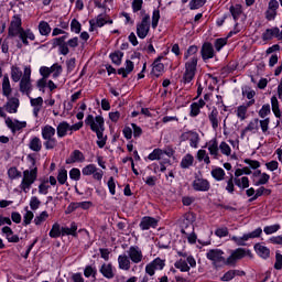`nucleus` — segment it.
<instances>
[{
  "label": "nucleus",
  "instance_id": "obj_1",
  "mask_svg": "<svg viewBox=\"0 0 282 282\" xmlns=\"http://www.w3.org/2000/svg\"><path fill=\"white\" fill-rule=\"evenodd\" d=\"M197 50H198L197 46L192 45L188 47V50L184 54V59L187 61L185 63V72L181 79V83H183L184 85H189V83H193V79L195 78V74H197V63L199 61V58L196 55Z\"/></svg>",
  "mask_w": 282,
  "mask_h": 282
},
{
  "label": "nucleus",
  "instance_id": "obj_2",
  "mask_svg": "<svg viewBox=\"0 0 282 282\" xmlns=\"http://www.w3.org/2000/svg\"><path fill=\"white\" fill-rule=\"evenodd\" d=\"M32 167L24 170L22 173V181L20 183V191H22V193H30L32 184H34L39 177V167L35 166L36 161L34 159H32Z\"/></svg>",
  "mask_w": 282,
  "mask_h": 282
},
{
  "label": "nucleus",
  "instance_id": "obj_3",
  "mask_svg": "<svg viewBox=\"0 0 282 282\" xmlns=\"http://www.w3.org/2000/svg\"><path fill=\"white\" fill-rule=\"evenodd\" d=\"M56 129L50 124H46L42 128V138L45 140L44 147L46 151H50L58 144V141H56Z\"/></svg>",
  "mask_w": 282,
  "mask_h": 282
},
{
  "label": "nucleus",
  "instance_id": "obj_4",
  "mask_svg": "<svg viewBox=\"0 0 282 282\" xmlns=\"http://www.w3.org/2000/svg\"><path fill=\"white\" fill-rule=\"evenodd\" d=\"M206 258L212 261L215 268H221V265H228V259L224 257V250L210 249L206 253Z\"/></svg>",
  "mask_w": 282,
  "mask_h": 282
},
{
  "label": "nucleus",
  "instance_id": "obj_5",
  "mask_svg": "<svg viewBox=\"0 0 282 282\" xmlns=\"http://www.w3.org/2000/svg\"><path fill=\"white\" fill-rule=\"evenodd\" d=\"M31 76H32V68L25 66L23 76L20 80V91L22 94H25V96H28V98H30V94H32Z\"/></svg>",
  "mask_w": 282,
  "mask_h": 282
},
{
  "label": "nucleus",
  "instance_id": "obj_6",
  "mask_svg": "<svg viewBox=\"0 0 282 282\" xmlns=\"http://www.w3.org/2000/svg\"><path fill=\"white\" fill-rule=\"evenodd\" d=\"M263 232V229L261 227H258L256 230L245 234L242 237L232 236L231 241H235L238 246H246V241H249V239H257L261 237Z\"/></svg>",
  "mask_w": 282,
  "mask_h": 282
},
{
  "label": "nucleus",
  "instance_id": "obj_7",
  "mask_svg": "<svg viewBox=\"0 0 282 282\" xmlns=\"http://www.w3.org/2000/svg\"><path fill=\"white\" fill-rule=\"evenodd\" d=\"M165 265H166L165 260L161 258H156L145 265V274L148 276H155V270H164Z\"/></svg>",
  "mask_w": 282,
  "mask_h": 282
},
{
  "label": "nucleus",
  "instance_id": "obj_8",
  "mask_svg": "<svg viewBox=\"0 0 282 282\" xmlns=\"http://www.w3.org/2000/svg\"><path fill=\"white\" fill-rule=\"evenodd\" d=\"M85 123L90 126L91 131L105 130V119L101 116L94 117L88 115L85 119Z\"/></svg>",
  "mask_w": 282,
  "mask_h": 282
},
{
  "label": "nucleus",
  "instance_id": "obj_9",
  "mask_svg": "<svg viewBox=\"0 0 282 282\" xmlns=\"http://www.w3.org/2000/svg\"><path fill=\"white\" fill-rule=\"evenodd\" d=\"M151 17L149 14H145L142 18L141 23L137 24V34L139 39H147L149 34V30L151 28Z\"/></svg>",
  "mask_w": 282,
  "mask_h": 282
},
{
  "label": "nucleus",
  "instance_id": "obj_10",
  "mask_svg": "<svg viewBox=\"0 0 282 282\" xmlns=\"http://www.w3.org/2000/svg\"><path fill=\"white\" fill-rule=\"evenodd\" d=\"M196 265L197 261H195V258H193V256L187 257L186 260L180 259L174 263V267L181 272H189L191 268H195Z\"/></svg>",
  "mask_w": 282,
  "mask_h": 282
},
{
  "label": "nucleus",
  "instance_id": "obj_11",
  "mask_svg": "<svg viewBox=\"0 0 282 282\" xmlns=\"http://www.w3.org/2000/svg\"><path fill=\"white\" fill-rule=\"evenodd\" d=\"M128 258L130 259L131 263H142L144 259V254H142V249L138 246H131L127 251Z\"/></svg>",
  "mask_w": 282,
  "mask_h": 282
},
{
  "label": "nucleus",
  "instance_id": "obj_12",
  "mask_svg": "<svg viewBox=\"0 0 282 282\" xmlns=\"http://www.w3.org/2000/svg\"><path fill=\"white\" fill-rule=\"evenodd\" d=\"M23 28L21 26V17L14 15L9 26V36H21Z\"/></svg>",
  "mask_w": 282,
  "mask_h": 282
},
{
  "label": "nucleus",
  "instance_id": "obj_13",
  "mask_svg": "<svg viewBox=\"0 0 282 282\" xmlns=\"http://www.w3.org/2000/svg\"><path fill=\"white\" fill-rule=\"evenodd\" d=\"M82 173L83 175H93L94 180H97L98 182H100V180H102V175H105L102 170H98V167H96L94 164L86 165L82 170Z\"/></svg>",
  "mask_w": 282,
  "mask_h": 282
},
{
  "label": "nucleus",
  "instance_id": "obj_14",
  "mask_svg": "<svg viewBox=\"0 0 282 282\" xmlns=\"http://www.w3.org/2000/svg\"><path fill=\"white\" fill-rule=\"evenodd\" d=\"M182 142H186V140H189V145L193 149H197L199 144V134L195 131H187L181 134Z\"/></svg>",
  "mask_w": 282,
  "mask_h": 282
},
{
  "label": "nucleus",
  "instance_id": "obj_15",
  "mask_svg": "<svg viewBox=\"0 0 282 282\" xmlns=\"http://www.w3.org/2000/svg\"><path fill=\"white\" fill-rule=\"evenodd\" d=\"M4 122L12 133H17V131H21V129H25V127H28V122L19 121L17 119L12 120L10 117L6 118Z\"/></svg>",
  "mask_w": 282,
  "mask_h": 282
},
{
  "label": "nucleus",
  "instance_id": "obj_16",
  "mask_svg": "<svg viewBox=\"0 0 282 282\" xmlns=\"http://www.w3.org/2000/svg\"><path fill=\"white\" fill-rule=\"evenodd\" d=\"M194 191L206 193L210 191V182L205 178H195L192 183Z\"/></svg>",
  "mask_w": 282,
  "mask_h": 282
},
{
  "label": "nucleus",
  "instance_id": "obj_17",
  "mask_svg": "<svg viewBox=\"0 0 282 282\" xmlns=\"http://www.w3.org/2000/svg\"><path fill=\"white\" fill-rule=\"evenodd\" d=\"M243 257H246V249L238 248L231 251V254L227 258V265H235V263L243 259Z\"/></svg>",
  "mask_w": 282,
  "mask_h": 282
},
{
  "label": "nucleus",
  "instance_id": "obj_18",
  "mask_svg": "<svg viewBox=\"0 0 282 282\" xmlns=\"http://www.w3.org/2000/svg\"><path fill=\"white\" fill-rule=\"evenodd\" d=\"M100 274L105 279L111 280L116 276V269H113V264L111 263H104L99 269Z\"/></svg>",
  "mask_w": 282,
  "mask_h": 282
},
{
  "label": "nucleus",
  "instance_id": "obj_19",
  "mask_svg": "<svg viewBox=\"0 0 282 282\" xmlns=\"http://www.w3.org/2000/svg\"><path fill=\"white\" fill-rule=\"evenodd\" d=\"M208 120L214 131H217V129H219V122H221V117H219V110H217V108H213L209 112Z\"/></svg>",
  "mask_w": 282,
  "mask_h": 282
},
{
  "label": "nucleus",
  "instance_id": "obj_20",
  "mask_svg": "<svg viewBox=\"0 0 282 282\" xmlns=\"http://www.w3.org/2000/svg\"><path fill=\"white\" fill-rule=\"evenodd\" d=\"M106 23H113L112 20H107V15L99 14L96 20H90V32H94V28H102Z\"/></svg>",
  "mask_w": 282,
  "mask_h": 282
},
{
  "label": "nucleus",
  "instance_id": "obj_21",
  "mask_svg": "<svg viewBox=\"0 0 282 282\" xmlns=\"http://www.w3.org/2000/svg\"><path fill=\"white\" fill-rule=\"evenodd\" d=\"M203 61H208L215 57V48H213V44L204 43L200 50Z\"/></svg>",
  "mask_w": 282,
  "mask_h": 282
},
{
  "label": "nucleus",
  "instance_id": "obj_22",
  "mask_svg": "<svg viewBox=\"0 0 282 282\" xmlns=\"http://www.w3.org/2000/svg\"><path fill=\"white\" fill-rule=\"evenodd\" d=\"M118 268L119 270H123L126 272H129L131 270V259L127 253L120 254L118 257Z\"/></svg>",
  "mask_w": 282,
  "mask_h": 282
},
{
  "label": "nucleus",
  "instance_id": "obj_23",
  "mask_svg": "<svg viewBox=\"0 0 282 282\" xmlns=\"http://www.w3.org/2000/svg\"><path fill=\"white\" fill-rule=\"evenodd\" d=\"M19 105H20L19 98L11 97L4 105V109L6 111H8V113H17L19 111Z\"/></svg>",
  "mask_w": 282,
  "mask_h": 282
},
{
  "label": "nucleus",
  "instance_id": "obj_24",
  "mask_svg": "<svg viewBox=\"0 0 282 282\" xmlns=\"http://www.w3.org/2000/svg\"><path fill=\"white\" fill-rule=\"evenodd\" d=\"M30 98L31 107H33V116L34 118H39V113L41 109H43V97Z\"/></svg>",
  "mask_w": 282,
  "mask_h": 282
},
{
  "label": "nucleus",
  "instance_id": "obj_25",
  "mask_svg": "<svg viewBox=\"0 0 282 282\" xmlns=\"http://www.w3.org/2000/svg\"><path fill=\"white\" fill-rule=\"evenodd\" d=\"M259 131V119H253L248 126L241 131L240 138L243 140L246 133H257Z\"/></svg>",
  "mask_w": 282,
  "mask_h": 282
},
{
  "label": "nucleus",
  "instance_id": "obj_26",
  "mask_svg": "<svg viewBox=\"0 0 282 282\" xmlns=\"http://www.w3.org/2000/svg\"><path fill=\"white\" fill-rule=\"evenodd\" d=\"M254 105V99L249 100L246 106H239L236 110V116L239 120H246V115L248 113V108Z\"/></svg>",
  "mask_w": 282,
  "mask_h": 282
},
{
  "label": "nucleus",
  "instance_id": "obj_27",
  "mask_svg": "<svg viewBox=\"0 0 282 282\" xmlns=\"http://www.w3.org/2000/svg\"><path fill=\"white\" fill-rule=\"evenodd\" d=\"M158 226V220L153 217H143L140 223L141 230H149L150 228H155Z\"/></svg>",
  "mask_w": 282,
  "mask_h": 282
},
{
  "label": "nucleus",
  "instance_id": "obj_28",
  "mask_svg": "<svg viewBox=\"0 0 282 282\" xmlns=\"http://www.w3.org/2000/svg\"><path fill=\"white\" fill-rule=\"evenodd\" d=\"M85 160V154L80 150H75L70 153L69 158L66 159V164H75V162H83Z\"/></svg>",
  "mask_w": 282,
  "mask_h": 282
},
{
  "label": "nucleus",
  "instance_id": "obj_29",
  "mask_svg": "<svg viewBox=\"0 0 282 282\" xmlns=\"http://www.w3.org/2000/svg\"><path fill=\"white\" fill-rule=\"evenodd\" d=\"M57 138H65L67 132H70V124L67 121H62L56 127Z\"/></svg>",
  "mask_w": 282,
  "mask_h": 282
},
{
  "label": "nucleus",
  "instance_id": "obj_30",
  "mask_svg": "<svg viewBox=\"0 0 282 282\" xmlns=\"http://www.w3.org/2000/svg\"><path fill=\"white\" fill-rule=\"evenodd\" d=\"M161 58L159 57L153 64H152V76H155V78H160L162 76V73L164 72V64H162Z\"/></svg>",
  "mask_w": 282,
  "mask_h": 282
},
{
  "label": "nucleus",
  "instance_id": "obj_31",
  "mask_svg": "<svg viewBox=\"0 0 282 282\" xmlns=\"http://www.w3.org/2000/svg\"><path fill=\"white\" fill-rule=\"evenodd\" d=\"M134 65L131 59L126 61V67H121L118 69V74L122 76V78H127L131 72H133Z\"/></svg>",
  "mask_w": 282,
  "mask_h": 282
},
{
  "label": "nucleus",
  "instance_id": "obj_32",
  "mask_svg": "<svg viewBox=\"0 0 282 282\" xmlns=\"http://www.w3.org/2000/svg\"><path fill=\"white\" fill-rule=\"evenodd\" d=\"M29 149L35 153H39L41 149H43V142L39 137H33L29 142Z\"/></svg>",
  "mask_w": 282,
  "mask_h": 282
},
{
  "label": "nucleus",
  "instance_id": "obj_33",
  "mask_svg": "<svg viewBox=\"0 0 282 282\" xmlns=\"http://www.w3.org/2000/svg\"><path fill=\"white\" fill-rule=\"evenodd\" d=\"M254 250L262 259H268L270 257V249L261 243L254 245Z\"/></svg>",
  "mask_w": 282,
  "mask_h": 282
},
{
  "label": "nucleus",
  "instance_id": "obj_34",
  "mask_svg": "<svg viewBox=\"0 0 282 282\" xmlns=\"http://www.w3.org/2000/svg\"><path fill=\"white\" fill-rule=\"evenodd\" d=\"M11 94L12 86H10V78L8 76H4L2 79V95L6 96V98H10Z\"/></svg>",
  "mask_w": 282,
  "mask_h": 282
},
{
  "label": "nucleus",
  "instance_id": "obj_35",
  "mask_svg": "<svg viewBox=\"0 0 282 282\" xmlns=\"http://www.w3.org/2000/svg\"><path fill=\"white\" fill-rule=\"evenodd\" d=\"M29 41H34V39H36L34 36V33L30 30H23L22 33H20V40L22 41L23 45H30Z\"/></svg>",
  "mask_w": 282,
  "mask_h": 282
},
{
  "label": "nucleus",
  "instance_id": "obj_36",
  "mask_svg": "<svg viewBox=\"0 0 282 282\" xmlns=\"http://www.w3.org/2000/svg\"><path fill=\"white\" fill-rule=\"evenodd\" d=\"M234 182L238 188L241 191H246V188H250V180L247 176H242L240 178H234Z\"/></svg>",
  "mask_w": 282,
  "mask_h": 282
},
{
  "label": "nucleus",
  "instance_id": "obj_37",
  "mask_svg": "<svg viewBox=\"0 0 282 282\" xmlns=\"http://www.w3.org/2000/svg\"><path fill=\"white\" fill-rule=\"evenodd\" d=\"M229 12L231 13L234 21H239V17L243 14V9L241 8V4H236L229 8Z\"/></svg>",
  "mask_w": 282,
  "mask_h": 282
},
{
  "label": "nucleus",
  "instance_id": "obj_38",
  "mask_svg": "<svg viewBox=\"0 0 282 282\" xmlns=\"http://www.w3.org/2000/svg\"><path fill=\"white\" fill-rule=\"evenodd\" d=\"M274 36H279V28L267 29L262 34L263 41H272Z\"/></svg>",
  "mask_w": 282,
  "mask_h": 282
},
{
  "label": "nucleus",
  "instance_id": "obj_39",
  "mask_svg": "<svg viewBox=\"0 0 282 282\" xmlns=\"http://www.w3.org/2000/svg\"><path fill=\"white\" fill-rule=\"evenodd\" d=\"M212 176L214 180H216V182H224L226 177V171H224L221 167H216L212 170Z\"/></svg>",
  "mask_w": 282,
  "mask_h": 282
},
{
  "label": "nucleus",
  "instance_id": "obj_40",
  "mask_svg": "<svg viewBox=\"0 0 282 282\" xmlns=\"http://www.w3.org/2000/svg\"><path fill=\"white\" fill-rule=\"evenodd\" d=\"M193 162H195V158H193V154H186L181 161V167L191 169V166H193Z\"/></svg>",
  "mask_w": 282,
  "mask_h": 282
},
{
  "label": "nucleus",
  "instance_id": "obj_41",
  "mask_svg": "<svg viewBox=\"0 0 282 282\" xmlns=\"http://www.w3.org/2000/svg\"><path fill=\"white\" fill-rule=\"evenodd\" d=\"M271 107L275 118H281V109L279 108V99L276 96L271 97Z\"/></svg>",
  "mask_w": 282,
  "mask_h": 282
},
{
  "label": "nucleus",
  "instance_id": "obj_42",
  "mask_svg": "<svg viewBox=\"0 0 282 282\" xmlns=\"http://www.w3.org/2000/svg\"><path fill=\"white\" fill-rule=\"evenodd\" d=\"M39 32L42 34V36H47L50 32H52V28L50 26V23L45 21H41L39 24Z\"/></svg>",
  "mask_w": 282,
  "mask_h": 282
},
{
  "label": "nucleus",
  "instance_id": "obj_43",
  "mask_svg": "<svg viewBox=\"0 0 282 282\" xmlns=\"http://www.w3.org/2000/svg\"><path fill=\"white\" fill-rule=\"evenodd\" d=\"M104 132H105V130H102V129L95 131V133L98 138L97 144H98L99 149H104L105 144H107V139L105 138Z\"/></svg>",
  "mask_w": 282,
  "mask_h": 282
},
{
  "label": "nucleus",
  "instance_id": "obj_44",
  "mask_svg": "<svg viewBox=\"0 0 282 282\" xmlns=\"http://www.w3.org/2000/svg\"><path fill=\"white\" fill-rule=\"evenodd\" d=\"M208 151L210 155H214V158H217V155H219V145L217 143V140L209 142Z\"/></svg>",
  "mask_w": 282,
  "mask_h": 282
},
{
  "label": "nucleus",
  "instance_id": "obj_45",
  "mask_svg": "<svg viewBox=\"0 0 282 282\" xmlns=\"http://www.w3.org/2000/svg\"><path fill=\"white\" fill-rule=\"evenodd\" d=\"M164 153L166 152H164L162 149H154L152 153L149 154L148 160H162V155H164Z\"/></svg>",
  "mask_w": 282,
  "mask_h": 282
},
{
  "label": "nucleus",
  "instance_id": "obj_46",
  "mask_svg": "<svg viewBox=\"0 0 282 282\" xmlns=\"http://www.w3.org/2000/svg\"><path fill=\"white\" fill-rule=\"evenodd\" d=\"M122 56H124V53L117 51L112 54H110V58L115 65H121L122 64Z\"/></svg>",
  "mask_w": 282,
  "mask_h": 282
},
{
  "label": "nucleus",
  "instance_id": "obj_47",
  "mask_svg": "<svg viewBox=\"0 0 282 282\" xmlns=\"http://www.w3.org/2000/svg\"><path fill=\"white\" fill-rule=\"evenodd\" d=\"M78 230V226H76L75 223L70 225V227H64L62 228V235H72L73 237H76V231Z\"/></svg>",
  "mask_w": 282,
  "mask_h": 282
},
{
  "label": "nucleus",
  "instance_id": "obj_48",
  "mask_svg": "<svg viewBox=\"0 0 282 282\" xmlns=\"http://www.w3.org/2000/svg\"><path fill=\"white\" fill-rule=\"evenodd\" d=\"M50 237L52 239H58V237H61V225H58L57 223H55L53 226H52V229L50 231Z\"/></svg>",
  "mask_w": 282,
  "mask_h": 282
},
{
  "label": "nucleus",
  "instance_id": "obj_49",
  "mask_svg": "<svg viewBox=\"0 0 282 282\" xmlns=\"http://www.w3.org/2000/svg\"><path fill=\"white\" fill-rule=\"evenodd\" d=\"M198 162H205V164H210V156L206 153V150H198L197 152Z\"/></svg>",
  "mask_w": 282,
  "mask_h": 282
},
{
  "label": "nucleus",
  "instance_id": "obj_50",
  "mask_svg": "<svg viewBox=\"0 0 282 282\" xmlns=\"http://www.w3.org/2000/svg\"><path fill=\"white\" fill-rule=\"evenodd\" d=\"M279 230H281V225L279 224L265 226L263 228V232H265L267 235H274V232H279Z\"/></svg>",
  "mask_w": 282,
  "mask_h": 282
},
{
  "label": "nucleus",
  "instance_id": "obj_51",
  "mask_svg": "<svg viewBox=\"0 0 282 282\" xmlns=\"http://www.w3.org/2000/svg\"><path fill=\"white\" fill-rule=\"evenodd\" d=\"M21 76H23V72H21L19 67H13L11 70V78L13 83H19V80H21Z\"/></svg>",
  "mask_w": 282,
  "mask_h": 282
},
{
  "label": "nucleus",
  "instance_id": "obj_52",
  "mask_svg": "<svg viewBox=\"0 0 282 282\" xmlns=\"http://www.w3.org/2000/svg\"><path fill=\"white\" fill-rule=\"evenodd\" d=\"M8 176L11 180H19V177H22V173L21 171H19L17 167H10L8 170Z\"/></svg>",
  "mask_w": 282,
  "mask_h": 282
},
{
  "label": "nucleus",
  "instance_id": "obj_53",
  "mask_svg": "<svg viewBox=\"0 0 282 282\" xmlns=\"http://www.w3.org/2000/svg\"><path fill=\"white\" fill-rule=\"evenodd\" d=\"M47 217H50V214H47V212H42L39 216L34 218L35 226H41L43 221L47 220Z\"/></svg>",
  "mask_w": 282,
  "mask_h": 282
},
{
  "label": "nucleus",
  "instance_id": "obj_54",
  "mask_svg": "<svg viewBox=\"0 0 282 282\" xmlns=\"http://www.w3.org/2000/svg\"><path fill=\"white\" fill-rule=\"evenodd\" d=\"M205 4H206V0H192L189 2V8L192 10H199V8H204Z\"/></svg>",
  "mask_w": 282,
  "mask_h": 282
},
{
  "label": "nucleus",
  "instance_id": "obj_55",
  "mask_svg": "<svg viewBox=\"0 0 282 282\" xmlns=\"http://www.w3.org/2000/svg\"><path fill=\"white\" fill-rule=\"evenodd\" d=\"M58 184H65L67 182V170L61 169L57 174Z\"/></svg>",
  "mask_w": 282,
  "mask_h": 282
},
{
  "label": "nucleus",
  "instance_id": "obj_56",
  "mask_svg": "<svg viewBox=\"0 0 282 282\" xmlns=\"http://www.w3.org/2000/svg\"><path fill=\"white\" fill-rule=\"evenodd\" d=\"M40 207H41V199H39V197L36 196H32L30 199L31 210H39Z\"/></svg>",
  "mask_w": 282,
  "mask_h": 282
},
{
  "label": "nucleus",
  "instance_id": "obj_57",
  "mask_svg": "<svg viewBox=\"0 0 282 282\" xmlns=\"http://www.w3.org/2000/svg\"><path fill=\"white\" fill-rule=\"evenodd\" d=\"M258 123H260L262 133H268V130L270 129V118L259 120Z\"/></svg>",
  "mask_w": 282,
  "mask_h": 282
},
{
  "label": "nucleus",
  "instance_id": "obj_58",
  "mask_svg": "<svg viewBox=\"0 0 282 282\" xmlns=\"http://www.w3.org/2000/svg\"><path fill=\"white\" fill-rule=\"evenodd\" d=\"M83 25L80 24V22H78V20L73 19L70 22V30L73 32H75V34H80V30H82Z\"/></svg>",
  "mask_w": 282,
  "mask_h": 282
},
{
  "label": "nucleus",
  "instance_id": "obj_59",
  "mask_svg": "<svg viewBox=\"0 0 282 282\" xmlns=\"http://www.w3.org/2000/svg\"><path fill=\"white\" fill-rule=\"evenodd\" d=\"M225 189L227 191V193H235V176L232 174H230V177L227 181V186L225 187Z\"/></svg>",
  "mask_w": 282,
  "mask_h": 282
},
{
  "label": "nucleus",
  "instance_id": "obj_60",
  "mask_svg": "<svg viewBox=\"0 0 282 282\" xmlns=\"http://www.w3.org/2000/svg\"><path fill=\"white\" fill-rule=\"evenodd\" d=\"M96 274H97V270L91 265H87L84 270V276H86V279H89V276L96 278Z\"/></svg>",
  "mask_w": 282,
  "mask_h": 282
},
{
  "label": "nucleus",
  "instance_id": "obj_61",
  "mask_svg": "<svg viewBox=\"0 0 282 282\" xmlns=\"http://www.w3.org/2000/svg\"><path fill=\"white\" fill-rule=\"evenodd\" d=\"M270 104L263 105L262 108L259 110L258 115L260 118H265L267 116H270Z\"/></svg>",
  "mask_w": 282,
  "mask_h": 282
},
{
  "label": "nucleus",
  "instance_id": "obj_62",
  "mask_svg": "<svg viewBox=\"0 0 282 282\" xmlns=\"http://www.w3.org/2000/svg\"><path fill=\"white\" fill-rule=\"evenodd\" d=\"M219 149H220L223 155H230V153H232L230 145H228V143H226L224 141L220 143Z\"/></svg>",
  "mask_w": 282,
  "mask_h": 282
},
{
  "label": "nucleus",
  "instance_id": "obj_63",
  "mask_svg": "<svg viewBox=\"0 0 282 282\" xmlns=\"http://www.w3.org/2000/svg\"><path fill=\"white\" fill-rule=\"evenodd\" d=\"M69 177H70V180L78 182V180H80V170L76 169V167L72 169L69 171Z\"/></svg>",
  "mask_w": 282,
  "mask_h": 282
},
{
  "label": "nucleus",
  "instance_id": "obj_64",
  "mask_svg": "<svg viewBox=\"0 0 282 282\" xmlns=\"http://www.w3.org/2000/svg\"><path fill=\"white\" fill-rule=\"evenodd\" d=\"M274 268H275V270H282V254L281 253L275 254Z\"/></svg>",
  "mask_w": 282,
  "mask_h": 282
}]
</instances>
